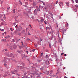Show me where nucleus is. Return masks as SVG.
Wrapping results in <instances>:
<instances>
[{"instance_id":"nucleus-1","label":"nucleus","mask_w":78,"mask_h":78,"mask_svg":"<svg viewBox=\"0 0 78 78\" xmlns=\"http://www.w3.org/2000/svg\"><path fill=\"white\" fill-rule=\"evenodd\" d=\"M4 59L3 61V62L4 63H8L9 62V60L8 59V58H6L5 57L4 58Z\"/></svg>"},{"instance_id":"nucleus-2","label":"nucleus","mask_w":78,"mask_h":78,"mask_svg":"<svg viewBox=\"0 0 78 78\" xmlns=\"http://www.w3.org/2000/svg\"><path fill=\"white\" fill-rule=\"evenodd\" d=\"M7 48L5 49H3L2 51L4 52L5 54H6L7 52Z\"/></svg>"},{"instance_id":"nucleus-3","label":"nucleus","mask_w":78,"mask_h":78,"mask_svg":"<svg viewBox=\"0 0 78 78\" xmlns=\"http://www.w3.org/2000/svg\"><path fill=\"white\" fill-rule=\"evenodd\" d=\"M23 28L20 26L19 27L18 29L19 30V31H20L21 30H22Z\"/></svg>"},{"instance_id":"nucleus-4","label":"nucleus","mask_w":78,"mask_h":78,"mask_svg":"<svg viewBox=\"0 0 78 78\" xmlns=\"http://www.w3.org/2000/svg\"><path fill=\"white\" fill-rule=\"evenodd\" d=\"M20 69H26V68H25L24 67H22V66H20Z\"/></svg>"},{"instance_id":"nucleus-5","label":"nucleus","mask_w":78,"mask_h":78,"mask_svg":"<svg viewBox=\"0 0 78 78\" xmlns=\"http://www.w3.org/2000/svg\"><path fill=\"white\" fill-rule=\"evenodd\" d=\"M35 73H31V75H30V76L31 77V78H33V76L32 75H35Z\"/></svg>"},{"instance_id":"nucleus-6","label":"nucleus","mask_w":78,"mask_h":78,"mask_svg":"<svg viewBox=\"0 0 78 78\" xmlns=\"http://www.w3.org/2000/svg\"><path fill=\"white\" fill-rule=\"evenodd\" d=\"M36 8L37 9V12H38V11H40V8H38V7H37V6L36 7Z\"/></svg>"},{"instance_id":"nucleus-7","label":"nucleus","mask_w":78,"mask_h":78,"mask_svg":"<svg viewBox=\"0 0 78 78\" xmlns=\"http://www.w3.org/2000/svg\"><path fill=\"white\" fill-rule=\"evenodd\" d=\"M12 60L13 61L15 62H16V61L15 60V58H14V57H13V58H12Z\"/></svg>"},{"instance_id":"nucleus-8","label":"nucleus","mask_w":78,"mask_h":78,"mask_svg":"<svg viewBox=\"0 0 78 78\" xmlns=\"http://www.w3.org/2000/svg\"><path fill=\"white\" fill-rule=\"evenodd\" d=\"M13 47L14 49H15L17 48V45H16L14 44L13 46Z\"/></svg>"},{"instance_id":"nucleus-9","label":"nucleus","mask_w":78,"mask_h":78,"mask_svg":"<svg viewBox=\"0 0 78 78\" xmlns=\"http://www.w3.org/2000/svg\"><path fill=\"white\" fill-rule=\"evenodd\" d=\"M45 63L46 64L48 65V64H49V61H46Z\"/></svg>"},{"instance_id":"nucleus-10","label":"nucleus","mask_w":78,"mask_h":78,"mask_svg":"<svg viewBox=\"0 0 78 78\" xmlns=\"http://www.w3.org/2000/svg\"><path fill=\"white\" fill-rule=\"evenodd\" d=\"M9 48L11 50H12L13 49L11 45H10L9 47Z\"/></svg>"},{"instance_id":"nucleus-11","label":"nucleus","mask_w":78,"mask_h":78,"mask_svg":"<svg viewBox=\"0 0 78 78\" xmlns=\"http://www.w3.org/2000/svg\"><path fill=\"white\" fill-rule=\"evenodd\" d=\"M60 4H62V6L63 5V2H61L59 3V4L60 6H61V5Z\"/></svg>"},{"instance_id":"nucleus-12","label":"nucleus","mask_w":78,"mask_h":78,"mask_svg":"<svg viewBox=\"0 0 78 78\" xmlns=\"http://www.w3.org/2000/svg\"><path fill=\"white\" fill-rule=\"evenodd\" d=\"M25 33V31L24 30H22V32H21V33L23 34Z\"/></svg>"},{"instance_id":"nucleus-13","label":"nucleus","mask_w":78,"mask_h":78,"mask_svg":"<svg viewBox=\"0 0 78 78\" xmlns=\"http://www.w3.org/2000/svg\"><path fill=\"white\" fill-rule=\"evenodd\" d=\"M15 33H16V34H17V33H19V31L17 30H16Z\"/></svg>"},{"instance_id":"nucleus-14","label":"nucleus","mask_w":78,"mask_h":78,"mask_svg":"<svg viewBox=\"0 0 78 78\" xmlns=\"http://www.w3.org/2000/svg\"><path fill=\"white\" fill-rule=\"evenodd\" d=\"M18 34L19 36H20L21 35V34L19 32V33H18Z\"/></svg>"},{"instance_id":"nucleus-15","label":"nucleus","mask_w":78,"mask_h":78,"mask_svg":"<svg viewBox=\"0 0 78 78\" xmlns=\"http://www.w3.org/2000/svg\"><path fill=\"white\" fill-rule=\"evenodd\" d=\"M44 20V19H41V22H43Z\"/></svg>"},{"instance_id":"nucleus-16","label":"nucleus","mask_w":78,"mask_h":78,"mask_svg":"<svg viewBox=\"0 0 78 78\" xmlns=\"http://www.w3.org/2000/svg\"><path fill=\"white\" fill-rule=\"evenodd\" d=\"M37 9H35L34 10V13H35L36 12H37Z\"/></svg>"},{"instance_id":"nucleus-17","label":"nucleus","mask_w":78,"mask_h":78,"mask_svg":"<svg viewBox=\"0 0 78 78\" xmlns=\"http://www.w3.org/2000/svg\"><path fill=\"white\" fill-rule=\"evenodd\" d=\"M23 57H24V58H26V55L24 54L23 56H22V58H23Z\"/></svg>"},{"instance_id":"nucleus-18","label":"nucleus","mask_w":78,"mask_h":78,"mask_svg":"<svg viewBox=\"0 0 78 78\" xmlns=\"http://www.w3.org/2000/svg\"><path fill=\"white\" fill-rule=\"evenodd\" d=\"M57 32H58V37H59V32L58 31H57Z\"/></svg>"},{"instance_id":"nucleus-19","label":"nucleus","mask_w":78,"mask_h":78,"mask_svg":"<svg viewBox=\"0 0 78 78\" xmlns=\"http://www.w3.org/2000/svg\"><path fill=\"white\" fill-rule=\"evenodd\" d=\"M43 53L42 52L41 53V56H43Z\"/></svg>"},{"instance_id":"nucleus-20","label":"nucleus","mask_w":78,"mask_h":78,"mask_svg":"<svg viewBox=\"0 0 78 78\" xmlns=\"http://www.w3.org/2000/svg\"><path fill=\"white\" fill-rule=\"evenodd\" d=\"M11 73L13 74H15V73H14L13 72H11Z\"/></svg>"},{"instance_id":"nucleus-21","label":"nucleus","mask_w":78,"mask_h":78,"mask_svg":"<svg viewBox=\"0 0 78 78\" xmlns=\"http://www.w3.org/2000/svg\"><path fill=\"white\" fill-rule=\"evenodd\" d=\"M12 40H13V41H12V42H15V40H14V39H12Z\"/></svg>"},{"instance_id":"nucleus-22","label":"nucleus","mask_w":78,"mask_h":78,"mask_svg":"<svg viewBox=\"0 0 78 78\" xmlns=\"http://www.w3.org/2000/svg\"><path fill=\"white\" fill-rule=\"evenodd\" d=\"M13 72H15L16 73H17L18 72V71L17 70H15L13 71Z\"/></svg>"},{"instance_id":"nucleus-23","label":"nucleus","mask_w":78,"mask_h":78,"mask_svg":"<svg viewBox=\"0 0 78 78\" xmlns=\"http://www.w3.org/2000/svg\"><path fill=\"white\" fill-rule=\"evenodd\" d=\"M7 37H8V38H9L10 37V36L9 35H8Z\"/></svg>"},{"instance_id":"nucleus-24","label":"nucleus","mask_w":78,"mask_h":78,"mask_svg":"<svg viewBox=\"0 0 78 78\" xmlns=\"http://www.w3.org/2000/svg\"><path fill=\"white\" fill-rule=\"evenodd\" d=\"M75 6L76 7L77 9L78 8V5H75Z\"/></svg>"},{"instance_id":"nucleus-25","label":"nucleus","mask_w":78,"mask_h":78,"mask_svg":"<svg viewBox=\"0 0 78 78\" xmlns=\"http://www.w3.org/2000/svg\"><path fill=\"white\" fill-rule=\"evenodd\" d=\"M44 23L45 24H47V23H46L45 21H44Z\"/></svg>"},{"instance_id":"nucleus-26","label":"nucleus","mask_w":78,"mask_h":78,"mask_svg":"<svg viewBox=\"0 0 78 78\" xmlns=\"http://www.w3.org/2000/svg\"><path fill=\"white\" fill-rule=\"evenodd\" d=\"M26 52L27 53V54H28V53H29L28 51H26Z\"/></svg>"},{"instance_id":"nucleus-27","label":"nucleus","mask_w":78,"mask_h":78,"mask_svg":"<svg viewBox=\"0 0 78 78\" xmlns=\"http://www.w3.org/2000/svg\"><path fill=\"white\" fill-rule=\"evenodd\" d=\"M16 23H14L13 25H14V26H15V25H16Z\"/></svg>"},{"instance_id":"nucleus-28","label":"nucleus","mask_w":78,"mask_h":78,"mask_svg":"<svg viewBox=\"0 0 78 78\" xmlns=\"http://www.w3.org/2000/svg\"><path fill=\"white\" fill-rule=\"evenodd\" d=\"M33 5H36V4H35V3H33Z\"/></svg>"},{"instance_id":"nucleus-29","label":"nucleus","mask_w":78,"mask_h":78,"mask_svg":"<svg viewBox=\"0 0 78 78\" xmlns=\"http://www.w3.org/2000/svg\"><path fill=\"white\" fill-rule=\"evenodd\" d=\"M64 32H62V36H63V35L64 34Z\"/></svg>"},{"instance_id":"nucleus-30","label":"nucleus","mask_w":78,"mask_h":78,"mask_svg":"<svg viewBox=\"0 0 78 78\" xmlns=\"http://www.w3.org/2000/svg\"><path fill=\"white\" fill-rule=\"evenodd\" d=\"M20 51L19 50H18L17 51V52H18V53H20Z\"/></svg>"},{"instance_id":"nucleus-31","label":"nucleus","mask_w":78,"mask_h":78,"mask_svg":"<svg viewBox=\"0 0 78 78\" xmlns=\"http://www.w3.org/2000/svg\"><path fill=\"white\" fill-rule=\"evenodd\" d=\"M64 54V52H63L62 53H61V55L62 56V55H63Z\"/></svg>"},{"instance_id":"nucleus-32","label":"nucleus","mask_w":78,"mask_h":78,"mask_svg":"<svg viewBox=\"0 0 78 78\" xmlns=\"http://www.w3.org/2000/svg\"><path fill=\"white\" fill-rule=\"evenodd\" d=\"M31 18L32 19H34V16H32L31 17Z\"/></svg>"},{"instance_id":"nucleus-33","label":"nucleus","mask_w":78,"mask_h":78,"mask_svg":"<svg viewBox=\"0 0 78 78\" xmlns=\"http://www.w3.org/2000/svg\"><path fill=\"white\" fill-rule=\"evenodd\" d=\"M40 42L42 41V39H40Z\"/></svg>"},{"instance_id":"nucleus-34","label":"nucleus","mask_w":78,"mask_h":78,"mask_svg":"<svg viewBox=\"0 0 78 78\" xmlns=\"http://www.w3.org/2000/svg\"><path fill=\"white\" fill-rule=\"evenodd\" d=\"M29 27H30L31 28H32V27H31V25H29Z\"/></svg>"},{"instance_id":"nucleus-35","label":"nucleus","mask_w":78,"mask_h":78,"mask_svg":"<svg viewBox=\"0 0 78 78\" xmlns=\"http://www.w3.org/2000/svg\"><path fill=\"white\" fill-rule=\"evenodd\" d=\"M15 9H14L13 10V11L14 12V13H15V12H16V11H15Z\"/></svg>"},{"instance_id":"nucleus-36","label":"nucleus","mask_w":78,"mask_h":78,"mask_svg":"<svg viewBox=\"0 0 78 78\" xmlns=\"http://www.w3.org/2000/svg\"><path fill=\"white\" fill-rule=\"evenodd\" d=\"M22 65L23 66H25V64L24 63L22 64Z\"/></svg>"},{"instance_id":"nucleus-37","label":"nucleus","mask_w":78,"mask_h":78,"mask_svg":"<svg viewBox=\"0 0 78 78\" xmlns=\"http://www.w3.org/2000/svg\"><path fill=\"white\" fill-rule=\"evenodd\" d=\"M35 50V49H33L32 50V51H33V52H34V51Z\"/></svg>"},{"instance_id":"nucleus-38","label":"nucleus","mask_w":78,"mask_h":78,"mask_svg":"<svg viewBox=\"0 0 78 78\" xmlns=\"http://www.w3.org/2000/svg\"><path fill=\"white\" fill-rule=\"evenodd\" d=\"M7 76V75L6 74H5L4 75V76Z\"/></svg>"},{"instance_id":"nucleus-39","label":"nucleus","mask_w":78,"mask_h":78,"mask_svg":"<svg viewBox=\"0 0 78 78\" xmlns=\"http://www.w3.org/2000/svg\"><path fill=\"white\" fill-rule=\"evenodd\" d=\"M28 35H30V36H31V35L30 34V33H29V32H28Z\"/></svg>"},{"instance_id":"nucleus-40","label":"nucleus","mask_w":78,"mask_h":78,"mask_svg":"<svg viewBox=\"0 0 78 78\" xmlns=\"http://www.w3.org/2000/svg\"><path fill=\"white\" fill-rule=\"evenodd\" d=\"M76 3H78V0H76Z\"/></svg>"},{"instance_id":"nucleus-41","label":"nucleus","mask_w":78,"mask_h":78,"mask_svg":"<svg viewBox=\"0 0 78 78\" xmlns=\"http://www.w3.org/2000/svg\"><path fill=\"white\" fill-rule=\"evenodd\" d=\"M46 58H48V55H46Z\"/></svg>"},{"instance_id":"nucleus-42","label":"nucleus","mask_w":78,"mask_h":78,"mask_svg":"<svg viewBox=\"0 0 78 78\" xmlns=\"http://www.w3.org/2000/svg\"><path fill=\"white\" fill-rule=\"evenodd\" d=\"M27 40H30V39H29V38H27Z\"/></svg>"},{"instance_id":"nucleus-43","label":"nucleus","mask_w":78,"mask_h":78,"mask_svg":"<svg viewBox=\"0 0 78 78\" xmlns=\"http://www.w3.org/2000/svg\"><path fill=\"white\" fill-rule=\"evenodd\" d=\"M10 30H11L12 31H13V30L12 28H10Z\"/></svg>"},{"instance_id":"nucleus-44","label":"nucleus","mask_w":78,"mask_h":78,"mask_svg":"<svg viewBox=\"0 0 78 78\" xmlns=\"http://www.w3.org/2000/svg\"><path fill=\"white\" fill-rule=\"evenodd\" d=\"M49 47H50V48H51V45H50V44H49Z\"/></svg>"},{"instance_id":"nucleus-45","label":"nucleus","mask_w":78,"mask_h":78,"mask_svg":"<svg viewBox=\"0 0 78 78\" xmlns=\"http://www.w3.org/2000/svg\"><path fill=\"white\" fill-rule=\"evenodd\" d=\"M27 30H28V28H27L26 29V31H27Z\"/></svg>"},{"instance_id":"nucleus-46","label":"nucleus","mask_w":78,"mask_h":78,"mask_svg":"<svg viewBox=\"0 0 78 78\" xmlns=\"http://www.w3.org/2000/svg\"><path fill=\"white\" fill-rule=\"evenodd\" d=\"M4 29H2L1 30V31H4Z\"/></svg>"},{"instance_id":"nucleus-47","label":"nucleus","mask_w":78,"mask_h":78,"mask_svg":"<svg viewBox=\"0 0 78 78\" xmlns=\"http://www.w3.org/2000/svg\"><path fill=\"white\" fill-rule=\"evenodd\" d=\"M58 3V1H57L56 2H55V3L56 4H57Z\"/></svg>"},{"instance_id":"nucleus-48","label":"nucleus","mask_w":78,"mask_h":78,"mask_svg":"<svg viewBox=\"0 0 78 78\" xmlns=\"http://www.w3.org/2000/svg\"><path fill=\"white\" fill-rule=\"evenodd\" d=\"M5 38L7 39L8 38V36H6V37H5Z\"/></svg>"},{"instance_id":"nucleus-49","label":"nucleus","mask_w":78,"mask_h":78,"mask_svg":"<svg viewBox=\"0 0 78 78\" xmlns=\"http://www.w3.org/2000/svg\"><path fill=\"white\" fill-rule=\"evenodd\" d=\"M66 56V54H64V56Z\"/></svg>"},{"instance_id":"nucleus-50","label":"nucleus","mask_w":78,"mask_h":78,"mask_svg":"<svg viewBox=\"0 0 78 78\" xmlns=\"http://www.w3.org/2000/svg\"><path fill=\"white\" fill-rule=\"evenodd\" d=\"M2 41H4V39H2Z\"/></svg>"},{"instance_id":"nucleus-51","label":"nucleus","mask_w":78,"mask_h":78,"mask_svg":"<svg viewBox=\"0 0 78 78\" xmlns=\"http://www.w3.org/2000/svg\"><path fill=\"white\" fill-rule=\"evenodd\" d=\"M66 4H67V5L68 6H69V3H67Z\"/></svg>"},{"instance_id":"nucleus-52","label":"nucleus","mask_w":78,"mask_h":78,"mask_svg":"<svg viewBox=\"0 0 78 78\" xmlns=\"http://www.w3.org/2000/svg\"><path fill=\"white\" fill-rule=\"evenodd\" d=\"M16 27L17 29L18 28V26H17V25H16Z\"/></svg>"},{"instance_id":"nucleus-53","label":"nucleus","mask_w":78,"mask_h":78,"mask_svg":"<svg viewBox=\"0 0 78 78\" xmlns=\"http://www.w3.org/2000/svg\"><path fill=\"white\" fill-rule=\"evenodd\" d=\"M36 20H37L38 22H40V21L38 19H36Z\"/></svg>"},{"instance_id":"nucleus-54","label":"nucleus","mask_w":78,"mask_h":78,"mask_svg":"<svg viewBox=\"0 0 78 78\" xmlns=\"http://www.w3.org/2000/svg\"><path fill=\"white\" fill-rule=\"evenodd\" d=\"M42 3H43V4L44 5H45V4L44 3V2H42Z\"/></svg>"},{"instance_id":"nucleus-55","label":"nucleus","mask_w":78,"mask_h":78,"mask_svg":"<svg viewBox=\"0 0 78 78\" xmlns=\"http://www.w3.org/2000/svg\"><path fill=\"white\" fill-rule=\"evenodd\" d=\"M46 51L47 52H48V50H46Z\"/></svg>"},{"instance_id":"nucleus-56","label":"nucleus","mask_w":78,"mask_h":78,"mask_svg":"<svg viewBox=\"0 0 78 78\" xmlns=\"http://www.w3.org/2000/svg\"><path fill=\"white\" fill-rule=\"evenodd\" d=\"M75 11L76 12V11H77V10H76V9H75Z\"/></svg>"},{"instance_id":"nucleus-57","label":"nucleus","mask_w":78,"mask_h":78,"mask_svg":"<svg viewBox=\"0 0 78 78\" xmlns=\"http://www.w3.org/2000/svg\"><path fill=\"white\" fill-rule=\"evenodd\" d=\"M1 24L2 25H3L4 24V23H2Z\"/></svg>"},{"instance_id":"nucleus-58","label":"nucleus","mask_w":78,"mask_h":78,"mask_svg":"<svg viewBox=\"0 0 78 78\" xmlns=\"http://www.w3.org/2000/svg\"><path fill=\"white\" fill-rule=\"evenodd\" d=\"M3 18H4V19H6V17H5V16Z\"/></svg>"},{"instance_id":"nucleus-59","label":"nucleus","mask_w":78,"mask_h":78,"mask_svg":"<svg viewBox=\"0 0 78 78\" xmlns=\"http://www.w3.org/2000/svg\"><path fill=\"white\" fill-rule=\"evenodd\" d=\"M53 38V36H52L51 37V39H52Z\"/></svg>"},{"instance_id":"nucleus-60","label":"nucleus","mask_w":78,"mask_h":78,"mask_svg":"<svg viewBox=\"0 0 78 78\" xmlns=\"http://www.w3.org/2000/svg\"><path fill=\"white\" fill-rule=\"evenodd\" d=\"M6 65H7V64H4V65L5 66H6Z\"/></svg>"},{"instance_id":"nucleus-61","label":"nucleus","mask_w":78,"mask_h":78,"mask_svg":"<svg viewBox=\"0 0 78 78\" xmlns=\"http://www.w3.org/2000/svg\"><path fill=\"white\" fill-rule=\"evenodd\" d=\"M37 13H35V14H34V15H37Z\"/></svg>"},{"instance_id":"nucleus-62","label":"nucleus","mask_w":78,"mask_h":78,"mask_svg":"<svg viewBox=\"0 0 78 78\" xmlns=\"http://www.w3.org/2000/svg\"><path fill=\"white\" fill-rule=\"evenodd\" d=\"M8 75H9V76H11V75L10 74H9Z\"/></svg>"},{"instance_id":"nucleus-63","label":"nucleus","mask_w":78,"mask_h":78,"mask_svg":"<svg viewBox=\"0 0 78 78\" xmlns=\"http://www.w3.org/2000/svg\"><path fill=\"white\" fill-rule=\"evenodd\" d=\"M22 78H25V76H24V77H22Z\"/></svg>"},{"instance_id":"nucleus-64","label":"nucleus","mask_w":78,"mask_h":78,"mask_svg":"<svg viewBox=\"0 0 78 78\" xmlns=\"http://www.w3.org/2000/svg\"><path fill=\"white\" fill-rule=\"evenodd\" d=\"M64 78H67V77H66V76H65L64 77Z\"/></svg>"}]
</instances>
